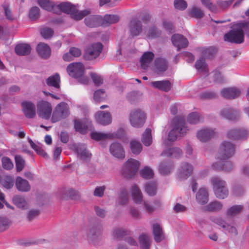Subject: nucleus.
Returning <instances> with one entry per match:
<instances>
[{
	"label": "nucleus",
	"mask_w": 249,
	"mask_h": 249,
	"mask_svg": "<svg viewBox=\"0 0 249 249\" xmlns=\"http://www.w3.org/2000/svg\"><path fill=\"white\" fill-rule=\"evenodd\" d=\"M155 66L156 69V72L158 73L163 72L168 69V62L166 59L162 58L156 59L155 60Z\"/></svg>",
	"instance_id": "34"
},
{
	"label": "nucleus",
	"mask_w": 249,
	"mask_h": 249,
	"mask_svg": "<svg viewBox=\"0 0 249 249\" xmlns=\"http://www.w3.org/2000/svg\"><path fill=\"white\" fill-rule=\"evenodd\" d=\"M154 57V54L153 53L150 52L144 53L140 60L142 68L144 70L147 69L153 60Z\"/></svg>",
	"instance_id": "30"
},
{
	"label": "nucleus",
	"mask_w": 249,
	"mask_h": 249,
	"mask_svg": "<svg viewBox=\"0 0 249 249\" xmlns=\"http://www.w3.org/2000/svg\"><path fill=\"white\" fill-rule=\"evenodd\" d=\"M189 14L191 17L197 19L201 18L204 16L203 11L200 8L196 6H193L192 7L189 11Z\"/></svg>",
	"instance_id": "51"
},
{
	"label": "nucleus",
	"mask_w": 249,
	"mask_h": 249,
	"mask_svg": "<svg viewBox=\"0 0 249 249\" xmlns=\"http://www.w3.org/2000/svg\"><path fill=\"white\" fill-rule=\"evenodd\" d=\"M188 130L185 119L181 116H177L173 120L172 129L169 132L168 139L169 141L174 142L179 137L186 135Z\"/></svg>",
	"instance_id": "1"
},
{
	"label": "nucleus",
	"mask_w": 249,
	"mask_h": 249,
	"mask_svg": "<svg viewBox=\"0 0 249 249\" xmlns=\"http://www.w3.org/2000/svg\"><path fill=\"white\" fill-rule=\"evenodd\" d=\"M95 118L98 123L103 125H108L112 121L111 115L107 111H99L96 113Z\"/></svg>",
	"instance_id": "16"
},
{
	"label": "nucleus",
	"mask_w": 249,
	"mask_h": 249,
	"mask_svg": "<svg viewBox=\"0 0 249 249\" xmlns=\"http://www.w3.org/2000/svg\"><path fill=\"white\" fill-rule=\"evenodd\" d=\"M203 117L196 112L190 113L187 117V121L191 124H196L203 121Z\"/></svg>",
	"instance_id": "46"
},
{
	"label": "nucleus",
	"mask_w": 249,
	"mask_h": 249,
	"mask_svg": "<svg viewBox=\"0 0 249 249\" xmlns=\"http://www.w3.org/2000/svg\"><path fill=\"white\" fill-rule=\"evenodd\" d=\"M69 197L72 199L76 200L79 198L80 196L78 192L72 188H66L63 191V195L61 196L62 198L65 199Z\"/></svg>",
	"instance_id": "39"
},
{
	"label": "nucleus",
	"mask_w": 249,
	"mask_h": 249,
	"mask_svg": "<svg viewBox=\"0 0 249 249\" xmlns=\"http://www.w3.org/2000/svg\"><path fill=\"white\" fill-rule=\"evenodd\" d=\"M174 167V165L172 161H163L159 165V171L162 175H167L171 173Z\"/></svg>",
	"instance_id": "33"
},
{
	"label": "nucleus",
	"mask_w": 249,
	"mask_h": 249,
	"mask_svg": "<svg viewBox=\"0 0 249 249\" xmlns=\"http://www.w3.org/2000/svg\"><path fill=\"white\" fill-rule=\"evenodd\" d=\"M2 167L4 169L9 170L13 168L14 165L10 158L3 157L1 160Z\"/></svg>",
	"instance_id": "64"
},
{
	"label": "nucleus",
	"mask_w": 249,
	"mask_h": 249,
	"mask_svg": "<svg viewBox=\"0 0 249 249\" xmlns=\"http://www.w3.org/2000/svg\"><path fill=\"white\" fill-rule=\"evenodd\" d=\"M128 194L126 190L122 189L121 190L118 199L116 201V205L119 206H124L128 203Z\"/></svg>",
	"instance_id": "41"
},
{
	"label": "nucleus",
	"mask_w": 249,
	"mask_h": 249,
	"mask_svg": "<svg viewBox=\"0 0 249 249\" xmlns=\"http://www.w3.org/2000/svg\"><path fill=\"white\" fill-rule=\"evenodd\" d=\"M120 20V18L116 15H106L103 18L102 26H107L115 24Z\"/></svg>",
	"instance_id": "40"
},
{
	"label": "nucleus",
	"mask_w": 249,
	"mask_h": 249,
	"mask_svg": "<svg viewBox=\"0 0 249 249\" xmlns=\"http://www.w3.org/2000/svg\"><path fill=\"white\" fill-rule=\"evenodd\" d=\"M13 201L14 204L19 208L24 209L27 207V202L22 196H16L13 197Z\"/></svg>",
	"instance_id": "54"
},
{
	"label": "nucleus",
	"mask_w": 249,
	"mask_h": 249,
	"mask_svg": "<svg viewBox=\"0 0 249 249\" xmlns=\"http://www.w3.org/2000/svg\"><path fill=\"white\" fill-rule=\"evenodd\" d=\"M46 84L50 87H53L55 91H59L60 78L58 73L49 77L46 80Z\"/></svg>",
	"instance_id": "29"
},
{
	"label": "nucleus",
	"mask_w": 249,
	"mask_h": 249,
	"mask_svg": "<svg viewBox=\"0 0 249 249\" xmlns=\"http://www.w3.org/2000/svg\"><path fill=\"white\" fill-rule=\"evenodd\" d=\"M16 169L18 172L21 171L25 166V160L19 155L15 156Z\"/></svg>",
	"instance_id": "58"
},
{
	"label": "nucleus",
	"mask_w": 249,
	"mask_h": 249,
	"mask_svg": "<svg viewBox=\"0 0 249 249\" xmlns=\"http://www.w3.org/2000/svg\"><path fill=\"white\" fill-rule=\"evenodd\" d=\"M102 43L97 42L87 47L84 54V58L87 60H93L98 57L103 50Z\"/></svg>",
	"instance_id": "9"
},
{
	"label": "nucleus",
	"mask_w": 249,
	"mask_h": 249,
	"mask_svg": "<svg viewBox=\"0 0 249 249\" xmlns=\"http://www.w3.org/2000/svg\"><path fill=\"white\" fill-rule=\"evenodd\" d=\"M36 50L41 57L44 59L49 58L51 55V50L50 47L44 43H39L36 48Z\"/></svg>",
	"instance_id": "28"
},
{
	"label": "nucleus",
	"mask_w": 249,
	"mask_h": 249,
	"mask_svg": "<svg viewBox=\"0 0 249 249\" xmlns=\"http://www.w3.org/2000/svg\"><path fill=\"white\" fill-rule=\"evenodd\" d=\"M73 13H71V18L76 20H80L84 17L90 14V11L87 9L82 11H78L75 8Z\"/></svg>",
	"instance_id": "48"
},
{
	"label": "nucleus",
	"mask_w": 249,
	"mask_h": 249,
	"mask_svg": "<svg viewBox=\"0 0 249 249\" xmlns=\"http://www.w3.org/2000/svg\"><path fill=\"white\" fill-rule=\"evenodd\" d=\"M142 142L146 146L151 145L152 142L151 130L150 128H146L142 134Z\"/></svg>",
	"instance_id": "45"
},
{
	"label": "nucleus",
	"mask_w": 249,
	"mask_h": 249,
	"mask_svg": "<svg viewBox=\"0 0 249 249\" xmlns=\"http://www.w3.org/2000/svg\"><path fill=\"white\" fill-rule=\"evenodd\" d=\"M222 204L220 202L215 201H213L205 207L206 210L208 211L213 212L217 211L221 209Z\"/></svg>",
	"instance_id": "56"
},
{
	"label": "nucleus",
	"mask_w": 249,
	"mask_h": 249,
	"mask_svg": "<svg viewBox=\"0 0 249 249\" xmlns=\"http://www.w3.org/2000/svg\"><path fill=\"white\" fill-rule=\"evenodd\" d=\"M10 221L6 217L0 216V231H3L7 229L10 225Z\"/></svg>",
	"instance_id": "60"
},
{
	"label": "nucleus",
	"mask_w": 249,
	"mask_h": 249,
	"mask_svg": "<svg viewBox=\"0 0 249 249\" xmlns=\"http://www.w3.org/2000/svg\"><path fill=\"white\" fill-rule=\"evenodd\" d=\"M91 138L96 141L103 140L106 139H111L113 135L111 133H104L97 132H92L90 134Z\"/></svg>",
	"instance_id": "49"
},
{
	"label": "nucleus",
	"mask_w": 249,
	"mask_h": 249,
	"mask_svg": "<svg viewBox=\"0 0 249 249\" xmlns=\"http://www.w3.org/2000/svg\"><path fill=\"white\" fill-rule=\"evenodd\" d=\"M14 184V180L10 176H6L2 180V185L6 189L11 188Z\"/></svg>",
	"instance_id": "61"
},
{
	"label": "nucleus",
	"mask_w": 249,
	"mask_h": 249,
	"mask_svg": "<svg viewBox=\"0 0 249 249\" xmlns=\"http://www.w3.org/2000/svg\"><path fill=\"white\" fill-rule=\"evenodd\" d=\"M69 114L70 109L68 105L64 102H61L55 107V110L52 115V122H57L67 118Z\"/></svg>",
	"instance_id": "8"
},
{
	"label": "nucleus",
	"mask_w": 249,
	"mask_h": 249,
	"mask_svg": "<svg viewBox=\"0 0 249 249\" xmlns=\"http://www.w3.org/2000/svg\"><path fill=\"white\" fill-rule=\"evenodd\" d=\"M235 152V145L231 142L224 141L221 143L217 156V160H226L231 158Z\"/></svg>",
	"instance_id": "5"
},
{
	"label": "nucleus",
	"mask_w": 249,
	"mask_h": 249,
	"mask_svg": "<svg viewBox=\"0 0 249 249\" xmlns=\"http://www.w3.org/2000/svg\"><path fill=\"white\" fill-rule=\"evenodd\" d=\"M139 166L140 162L139 161L130 159L124 163L122 170V173L125 178H131L137 172Z\"/></svg>",
	"instance_id": "4"
},
{
	"label": "nucleus",
	"mask_w": 249,
	"mask_h": 249,
	"mask_svg": "<svg viewBox=\"0 0 249 249\" xmlns=\"http://www.w3.org/2000/svg\"><path fill=\"white\" fill-rule=\"evenodd\" d=\"M153 232L157 242H160L164 239V235L160 226L157 223L153 225Z\"/></svg>",
	"instance_id": "38"
},
{
	"label": "nucleus",
	"mask_w": 249,
	"mask_h": 249,
	"mask_svg": "<svg viewBox=\"0 0 249 249\" xmlns=\"http://www.w3.org/2000/svg\"><path fill=\"white\" fill-rule=\"evenodd\" d=\"M240 23L234 25L232 30L225 34L224 40L231 43L240 44L244 42V33L243 32Z\"/></svg>",
	"instance_id": "2"
},
{
	"label": "nucleus",
	"mask_w": 249,
	"mask_h": 249,
	"mask_svg": "<svg viewBox=\"0 0 249 249\" xmlns=\"http://www.w3.org/2000/svg\"><path fill=\"white\" fill-rule=\"evenodd\" d=\"M15 52L18 55H27L31 52V46L25 43H21L17 45L15 47Z\"/></svg>",
	"instance_id": "36"
},
{
	"label": "nucleus",
	"mask_w": 249,
	"mask_h": 249,
	"mask_svg": "<svg viewBox=\"0 0 249 249\" xmlns=\"http://www.w3.org/2000/svg\"><path fill=\"white\" fill-rule=\"evenodd\" d=\"M238 115L239 112L237 110L230 107H226L221 111V115L229 120H235Z\"/></svg>",
	"instance_id": "32"
},
{
	"label": "nucleus",
	"mask_w": 249,
	"mask_h": 249,
	"mask_svg": "<svg viewBox=\"0 0 249 249\" xmlns=\"http://www.w3.org/2000/svg\"><path fill=\"white\" fill-rule=\"evenodd\" d=\"M17 189L22 192H27L30 191L31 186L28 181L20 177H18L15 181Z\"/></svg>",
	"instance_id": "27"
},
{
	"label": "nucleus",
	"mask_w": 249,
	"mask_h": 249,
	"mask_svg": "<svg viewBox=\"0 0 249 249\" xmlns=\"http://www.w3.org/2000/svg\"><path fill=\"white\" fill-rule=\"evenodd\" d=\"M211 220L214 223L222 227V228L227 232L234 234L235 235L237 234V232L236 228L233 226L227 224L220 217H212L211 218Z\"/></svg>",
	"instance_id": "20"
},
{
	"label": "nucleus",
	"mask_w": 249,
	"mask_h": 249,
	"mask_svg": "<svg viewBox=\"0 0 249 249\" xmlns=\"http://www.w3.org/2000/svg\"><path fill=\"white\" fill-rule=\"evenodd\" d=\"M142 176L146 179H150L153 178L154 172L153 170L148 167H145L141 171Z\"/></svg>",
	"instance_id": "63"
},
{
	"label": "nucleus",
	"mask_w": 249,
	"mask_h": 249,
	"mask_svg": "<svg viewBox=\"0 0 249 249\" xmlns=\"http://www.w3.org/2000/svg\"><path fill=\"white\" fill-rule=\"evenodd\" d=\"M101 225L97 221L90 222L87 235L88 240L94 244H97L101 238Z\"/></svg>",
	"instance_id": "7"
},
{
	"label": "nucleus",
	"mask_w": 249,
	"mask_h": 249,
	"mask_svg": "<svg viewBox=\"0 0 249 249\" xmlns=\"http://www.w3.org/2000/svg\"><path fill=\"white\" fill-rule=\"evenodd\" d=\"M22 110L25 116L28 118H33L36 115L35 105L31 102L21 103Z\"/></svg>",
	"instance_id": "24"
},
{
	"label": "nucleus",
	"mask_w": 249,
	"mask_h": 249,
	"mask_svg": "<svg viewBox=\"0 0 249 249\" xmlns=\"http://www.w3.org/2000/svg\"><path fill=\"white\" fill-rule=\"evenodd\" d=\"M242 205H235L231 207L228 211L227 214L228 216H233L240 213L242 210Z\"/></svg>",
	"instance_id": "62"
},
{
	"label": "nucleus",
	"mask_w": 249,
	"mask_h": 249,
	"mask_svg": "<svg viewBox=\"0 0 249 249\" xmlns=\"http://www.w3.org/2000/svg\"><path fill=\"white\" fill-rule=\"evenodd\" d=\"M211 181L216 197L224 199L228 196L229 191L224 180L221 179L218 177H215L212 178Z\"/></svg>",
	"instance_id": "3"
},
{
	"label": "nucleus",
	"mask_w": 249,
	"mask_h": 249,
	"mask_svg": "<svg viewBox=\"0 0 249 249\" xmlns=\"http://www.w3.org/2000/svg\"><path fill=\"white\" fill-rule=\"evenodd\" d=\"M28 142L32 147V148L36 151V153L40 156L45 158H48V156L46 152L42 148V145L39 144H36L30 138H28Z\"/></svg>",
	"instance_id": "44"
},
{
	"label": "nucleus",
	"mask_w": 249,
	"mask_h": 249,
	"mask_svg": "<svg viewBox=\"0 0 249 249\" xmlns=\"http://www.w3.org/2000/svg\"><path fill=\"white\" fill-rule=\"evenodd\" d=\"M214 135L213 129L205 128L199 130L196 134L197 138L201 142H205L209 141Z\"/></svg>",
	"instance_id": "19"
},
{
	"label": "nucleus",
	"mask_w": 249,
	"mask_h": 249,
	"mask_svg": "<svg viewBox=\"0 0 249 249\" xmlns=\"http://www.w3.org/2000/svg\"><path fill=\"white\" fill-rule=\"evenodd\" d=\"M146 120L145 113L140 109L131 111L129 115V121L131 125L136 128L142 127Z\"/></svg>",
	"instance_id": "6"
},
{
	"label": "nucleus",
	"mask_w": 249,
	"mask_h": 249,
	"mask_svg": "<svg viewBox=\"0 0 249 249\" xmlns=\"http://www.w3.org/2000/svg\"><path fill=\"white\" fill-rule=\"evenodd\" d=\"M52 111V106L49 102L42 101L37 104V113L40 117L46 120L49 119Z\"/></svg>",
	"instance_id": "13"
},
{
	"label": "nucleus",
	"mask_w": 249,
	"mask_h": 249,
	"mask_svg": "<svg viewBox=\"0 0 249 249\" xmlns=\"http://www.w3.org/2000/svg\"><path fill=\"white\" fill-rule=\"evenodd\" d=\"M75 6L70 2H62L59 4L56 5L54 9V13L57 14H60L62 12L71 15L73 13Z\"/></svg>",
	"instance_id": "18"
},
{
	"label": "nucleus",
	"mask_w": 249,
	"mask_h": 249,
	"mask_svg": "<svg viewBox=\"0 0 249 249\" xmlns=\"http://www.w3.org/2000/svg\"><path fill=\"white\" fill-rule=\"evenodd\" d=\"M150 85L155 89L164 92H168L171 89V83L169 80L153 81Z\"/></svg>",
	"instance_id": "25"
},
{
	"label": "nucleus",
	"mask_w": 249,
	"mask_h": 249,
	"mask_svg": "<svg viewBox=\"0 0 249 249\" xmlns=\"http://www.w3.org/2000/svg\"><path fill=\"white\" fill-rule=\"evenodd\" d=\"M217 52L216 49L214 47L205 48L202 51V55L205 58L211 59L213 57Z\"/></svg>",
	"instance_id": "55"
},
{
	"label": "nucleus",
	"mask_w": 249,
	"mask_h": 249,
	"mask_svg": "<svg viewBox=\"0 0 249 249\" xmlns=\"http://www.w3.org/2000/svg\"><path fill=\"white\" fill-rule=\"evenodd\" d=\"M139 239L142 249H149L150 242L149 237L147 235L142 233L139 236Z\"/></svg>",
	"instance_id": "50"
},
{
	"label": "nucleus",
	"mask_w": 249,
	"mask_h": 249,
	"mask_svg": "<svg viewBox=\"0 0 249 249\" xmlns=\"http://www.w3.org/2000/svg\"><path fill=\"white\" fill-rule=\"evenodd\" d=\"M221 93L222 96L226 99H233L238 97L240 94L241 91L239 89L231 87L225 88L221 90Z\"/></svg>",
	"instance_id": "21"
},
{
	"label": "nucleus",
	"mask_w": 249,
	"mask_h": 249,
	"mask_svg": "<svg viewBox=\"0 0 249 249\" xmlns=\"http://www.w3.org/2000/svg\"><path fill=\"white\" fill-rule=\"evenodd\" d=\"M130 147L131 152L135 155H139L142 150V145L138 141H132L130 143Z\"/></svg>",
	"instance_id": "53"
},
{
	"label": "nucleus",
	"mask_w": 249,
	"mask_h": 249,
	"mask_svg": "<svg viewBox=\"0 0 249 249\" xmlns=\"http://www.w3.org/2000/svg\"><path fill=\"white\" fill-rule=\"evenodd\" d=\"M128 28L129 35L132 37L140 36L143 31L142 21L136 18L130 20Z\"/></svg>",
	"instance_id": "12"
},
{
	"label": "nucleus",
	"mask_w": 249,
	"mask_h": 249,
	"mask_svg": "<svg viewBox=\"0 0 249 249\" xmlns=\"http://www.w3.org/2000/svg\"><path fill=\"white\" fill-rule=\"evenodd\" d=\"M196 199L197 202L201 205L206 204L209 200L207 190L204 188H200L196 194Z\"/></svg>",
	"instance_id": "35"
},
{
	"label": "nucleus",
	"mask_w": 249,
	"mask_h": 249,
	"mask_svg": "<svg viewBox=\"0 0 249 249\" xmlns=\"http://www.w3.org/2000/svg\"><path fill=\"white\" fill-rule=\"evenodd\" d=\"M127 234V231L123 228H116L113 231V237L117 239H120Z\"/></svg>",
	"instance_id": "59"
},
{
	"label": "nucleus",
	"mask_w": 249,
	"mask_h": 249,
	"mask_svg": "<svg viewBox=\"0 0 249 249\" xmlns=\"http://www.w3.org/2000/svg\"><path fill=\"white\" fill-rule=\"evenodd\" d=\"M193 170V166L186 162H182L178 170V176L181 179H185L191 176Z\"/></svg>",
	"instance_id": "15"
},
{
	"label": "nucleus",
	"mask_w": 249,
	"mask_h": 249,
	"mask_svg": "<svg viewBox=\"0 0 249 249\" xmlns=\"http://www.w3.org/2000/svg\"><path fill=\"white\" fill-rule=\"evenodd\" d=\"M85 23L90 28H95L102 26V18L98 15H91L85 18Z\"/></svg>",
	"instance_id": "22"
},
{
	"label": "nucleus",
	"mask_w": 249,
	"mask_h": 249,
	"mask_svg": "<svg viewBox=\"0 0 249 249\" xmlns=\"http://www.w3.org/2000/svg\"><path fill=\"white\" fill-rule=\"evenodd\" d=\"M37 2L43 9L49 11H52L54 13L56 5L53 1L49 0H38Z\"/></svg>",
	"instance_id": "47"
},
{
	"label": "nucleus",
	"mask_w": 249,
	"mask_h": 249,
	"mask_svg": "<svg viewBox=\"0 0 249 249\" xmlns=\"http://www.w3.org/2000/svg\"><path fill=\"white\" fill-rule=\"evenodd\" d=\"M84 65L80 62L72 63L67 68L69 75L75 78H78L84 75Z\"/></svg>",
	"instance_id": "11"
},
{
	"label": "nucleus",
	"mask_w": 249,
	"mask_h": 249,
	"mask_svg": "<svg viewBox=\"0 0 249 249\" xmlns=\"http://www.w3.org/2000/svg\"><path fill=\"white\" fill-rule=\"evenodd\" d=\"M171 39L174 45L178 48V51L181 48H186L188 45L187 38L181 35H174L172 36Z\"/></svg>",
	"instance_id": "23"
},
{
	"label": "nucleus",
	"mask_w": 249,
	"mask_h": 249,
	"mask_svg": "<svg viewBox=\"0 0 249 249\" xmlns=\"http://www.w3.org/2000/svg\"><path fill=\"white\" fill-rule=\"evenodd\" d=\"M105 91L103 89H100L95 91L94 94V100L98 102L104 100L106 98Z\"/></svg>",
	"instance_id": "57"
},
{
	"label": "nucleus",
	"mask_w": 249,
	"mask_h": 249,
	"mask_svg": "<svg viewBox=\"0 0 249 249\" xmlns=\"http://www.w3.org/2000/svg\"><path fill=\"white\" fill-rule=\"evenodd\" d=\"M195 67L199 71L203 72L206 76L208 75L209 69L205 58H200L197 60L196 62Z\"/></svg>",
	"instance_id": "42"
},
{
	"label": "nucleus",
	"mask_w": 249,
	"mask_h": 249,
	"mask_svg": "<svg viewBox=\"0 0 249 249\" xmlns=\"http://www.w3.org/2000/svg\"><path fill=\"white\" fill-rule=\"evenodd\" d=\"M227 135L231 140H245L249 135V131L245 128H236L229 130Z\"/></svg>",
	"instance_id": "10"
},
{
	"label": "nucleus",
	"mask_w": 249,
	"mask_h": 249,
	"mask_svg": "<svg viewBox=\"0 0 249 249\" xmlns=\"http://www.w3.org/2000/svg\"><path fill=\"white\" fill-rule=\"evenodd\" d=\"M109 151L110 154L116 158L119 159L124 158V150L120 143L113 142L111 143L109 147Z\"/></svg>",
	"instance_id": "17"
},
{
	"label": "nucleus",
	"mask_w": 249,
	"mask_h": 249,
	"mask_svg": "<svg viewBox=\"0 0 249 249\" xmlns=\"http://www.w3.org/2000/svg\"><path fill=\"white\" fill-rule=\"evenodd\" d=\"M162 155L171 158H178L182 155V151L178 147H172L165 149L161 154Z\"/></svg>",
	"instance_id": "31"
},
{
	"label": "nucleus",
	"mask_w": 249,
	"mask_h": 249,
	"mask_svg": "<svg viewBox=\"0 0 249 249\" xmlns=\"http://www.w3.org/2000/svg\"><path fill=\"white\" fill-rule=\"evenodd\" d=\"M78 157L82 160H86L90 159L91 154L87 150L85 144H79L75 148Z\"/></svg>",
	"instance_id": "26"
},
{
	"label": "nucleus",
	"mask_w": 249,
	"mask_h": 249,
	"mask_svg": "<svg viewBox=\"0 0 249 249\" xmlns=\"http://www.w3.org/2000/svg\"><path fill=\"white\" fill-rule=\"evenodd\" d=\"M157 189V184L155 182H149L145 184V192L150 196H154L156 194Z\"/></svg>",
	"instance_id": "52"
},
{
	"label": "nucleus",
	"mask_w": 249,
	"mask_h": 249,
	"mask_svg": "<svg viewBox=\"0 0 249 249\" xmlns=\"http://www.w3.org/2000/svg\"><path fill=\"white\" fill-rule=\"evenodd\" d=\"M90 123H86L80 120H74V127L75 130L81 134H85L87 132Z\"/></svg>",
	"instance_id": "37"
},
{
	"label": "nucleus",
	"mask_w": 249,
	"mask_h": 249,
	"mask_svg": "<svg viewBox=\"0 0 249 249\" xmlns=\"http://www.w3.org/2000/svg\"><path fill=\"white\" fill-rule=\"evenodd\" d=\"M218 161L212 164V167L216 171L230 172L233 167L232 162L229 159L225 160H218Z\"/></svg>",
	"instance_id": "14"
},
{
	"label": "nucleus",
	"mask_w": 249,
	"mask_h": 249,
	"mask_svg": "<svg viewBox=\"0 0 249 249\" xmlns=\"http://www.w3.org/2000/svg\"><path fill=\"white\" fill-rule=\"evenodd\" d=\"M131 193L134 202L137 204L141 203L142 200V194L137 186H132Z\"/></svg>",
	"instance_id": "43"
}]
</instances>
